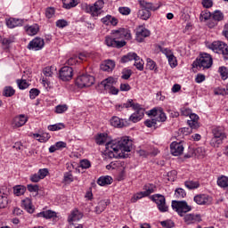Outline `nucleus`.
Here are the masks:
<instances>
[{"label": "nucleus", "mask_w": 228, "mask_h": 228, "mask_svg": "<svg viewBox=\"0 0 228 228\" xmlns=\"http://www.w3.org/2000/svg\"><path fill=\"white\" fill-rule=\"evenodd\" d=\"M105 149L106 155L110 159L126 158L124 152H131L133 142L127 137H123L106 142Z\"/></svg>", "instance_id": "f257e3e1"}, {"label": "nucleus", "mask_w": 228, "mask_h": 228, "mask_svg": "<svg viewBox=\"0 0 228 228\" xmlns=\"http://www.w3.org/2000/svg\"><path fill=\"white\" fill-rule=\"evenodd\" d=\"M172 208L175 209L179 216H183V222L186 225H191V224H199L202 222V216L200 214H187L191 210V207L188 205L186 201H172Z\"/></svg>", "instance_id": "f03ea898"}, {"label": "nucleus", "mask_w": 228, "mask_h": 228, "mask_svg": "<svg viewBox=\"0 0 228 228\" xmlns=\"http://www.w3.org/2000/svg\"><path fill=\"white\" fill-rule=\"evenodd\" d=\"M113 37L110 36L105 37V44L108 47H116V49H121L126 45V41H118L120 38H125V40H131L133 37L131 36V30L128 28H119L112 30Z\"/></svg>", "instance_id": "7ed1b4c3"}, {"label": "nucleus", "mask_w": 228, "mask_h": 228, "mask_svg": "<svg viewBox=\"0 0 228 228\" xmlns=\"http://www.w3.org/2000/svg\"><path fill=\"white\" fill-rule=\"evenodd\" d=\"M213 137L210 140L211 147H220L224 143L227 134H225V129L224 126H216L212 129Z\"/></svg>", "instance_id": "20e7f679"}, {"label": "nucleus", "mask_w": 228, "mask_h": 228, "mask_svg": "<svg viewBox=\"0 0 228 228\" xmlns=\"http://www.w3.org/2000/svg\"><path fill=\"white\" fill-rule=\"evenodd\" d=\"M81 8L83 12H86V13H90L92 17H99V15H101V10L104 8V1L98 0L94 5L83 4Z\"/></svg>", "instance_id": "39448f33"}, {"label": "nucleus", "mask_w": 228, "mask_h": 228, "mask_svg": "<svg viewBox=\"0 0 228 228\" xmlns=\"http://www.w3.org/2000/svg\"><path fill=\"white\" fill-rule=\"evenodd\" d=\"M208 49H211L214 53L217 54H222L224 60H228V45L224 41H214L208 45Z\"/></svg>", "instance_id": "423d86ee"}, {"label": "nucleus", "mask_w": 228, "mask_h": 228, "mask_svg": "<svg viewBox=\"0 0 228 228\" xmlns=\"http://www.w3.org/2000/svg\"><path fill=\"white\" fill-rule=\"evenodd\" d=\"M212 66L213 58L209 53H202L200 57L192 63V67H199L200 69H211Z\"/></svg>", "instance_id": "0eeeda50"}, {"label": "nucleus", "mask_w": 228, "mask_h": 228, "mask_svg": "<svg viewBox=\"0 0 228 228\" xmlns=\"http://www.w3.org/2000/svg\"><path fill=\"white\" fill-rule=\"evenodd\" d=\"M94 83H95V77L88 74L78 76L76 79V85L78 86V88L92 86V85H94Z\"/></svg>", "instance_id": "6e6552de"}, {"label": "nucleus", "mask_w": 228, "mask_h": 228, "mask_svg": "<svg viewBox=\"0 0 228 228\" xmlns=\"http://www.w3.org/2000/svg\"><path fill=\"white\" fill-rule=\"evenodd\" d=\"M151 200L157 204L158 208L161 213H167V211H168V206H167L165 196L161 194H154L151 196Z\"/></svg>", "instance_id": "1a4fd4ad"}, {"label": "nucleus", "mask_w": 228, "mask_h": 228, "mask_svg": "<svg viewBox=\"0 0 228 228\" xmlns=\"http://www.w3.org/2000/svg\"><path fill=\"white\" fill-rule=\"evenodd\" d=\"M74 70L69 66L62 67L59 71V77L61 81H70L72 79Z\"/></svg>", "instance_id": "9d476101"}, {"label": "nucleus", "mask_w": 228, "mask_h": 228, "mask_svg": "<svg viewBox=\"0 0 228 228\" xmlns=\"http://www.w3.org/2000/svg\"><path fill=\"white\" fill-rule=\"evenodd\" d=\"M170 151L173 156H181V154L184 152V146L183 145V142H173L170 145Z\"/></svg>", "instance_id": "9b49d317"}, {"label": "nucleus", "mask_w": 228, "mask_h": 228, "mask_svg": "<svg viewBox=\"0 0 228 228\" xmlns=\"http://www.w3.org/2000/svg\"><path fill=\"white\" fill-rule=\"evenodd\" d=\"M45 45L44 39L40 37H36L32 41L29 42L28 45V49H32V51H40L43 49Z\"/></svg>", "instance_id": "f8f14e48"}, {"label": "nucleus", "mask_w": 228, "mask_h": 228, "mask_svg": "<svg viewBox=\"0 0 228 228\" xmlns=\"http://www.w3.org/2000/svg\"><path fill=\"white\" fill-rule=\"evenodd\" d=\"M134 110L135 112L130 116L129 120L134 123L140 122V120H142L145 115V110L143 108H142V105H139V108Z\"/></svg>", "instance_id": "ddd939ff"}, {"label": "nucleus", "mask_w": 228, "mask_h": 228, "mask_svg": "<svg viewBox=\"0 0 228 228\" xmlns=\"http://www.w3.org/2000/svg\"><path fill=\"white\" fill-rule=\"evenodd\" d=\"M194 202L200 206H208V204H211V197L206 194H199L194 197Z\"/></svg>", "instance_id": "4468645a"}, {"label": "nucleus", "mask_w": 228, "mask_h": 228, "mask_svg": "<svg viewBox=\"0 0 228 228\" xmlns=\"http://www.w3.org/2000/svg\"><path fill=\"white\" fill-rule=\"evenodd\" d=\"M138 3L140 4L141 10H146L148 12H156L159 6L156 7L154 4L151 2H147L145 0H138Z\"/></svg>", "instance_id": "2eb2a0df"}, {"label": "nucleus", "mask_w": 228, "mask_h": 228, "mask_svg": "<svg viewBox=\"0 0 228 228\" xmlns=\"http://www.w3.org/2000/svg\"><path fill=\"white\" fill-rule=\"evenodd\" d=\"M151 36V31L145 28H139L136 32L137 42H143L144 38Z\"/></svg>", "instance_id": "dca6fc26"}, {"label": "nucleus", "mask_w": 228, "mask_h": 228, "mask_svg": "<svg viewBox=\"0 0 228 228\" xmlns=\"http://www.w3.org/2000/svg\"><path fill=\"white\" fill-rule=\"evenodd\" d=\"M123 108H133V110H136L140 108L139 103H134L133 99L127 100V102L120 104V105H116V110L117 111H122Z\"/></svg>", "instance_id": "f3484780"}, {"label": "nucleus", "mask_w": 228, "mask_h": 228, "mask_svg": "<svg viewBox=\"0 0 228 228\" xmlns=\"http://www.w3.org/2000/svg\"><path fill=\"white\" fill-rule=\"evenodd\" d=\"M191 119L187 120V124L191 129H199L200 126L199 125V117L197 114L189 115Z\"/></svg>", "instance_id": "a211bd4d"}, {"label": "nucleus", "mask_w": 228, "mask_h": 228, "mask_svg": "<svg viewBox=\"0 0 228 228\" xmlns=\"http://www.w3.org/2000/svg\"><path fill=\"white\" fill-rule=\"evenodd\" d=\"M28 122V118L25 115H20L13 118L12 126L13 127H22Z\"/></svg>", "instance_id": "6ab92c4d"}, {"label": "nucleus", "mask_w": 228, "mask_h": 228, "mask_svg": "<svg viewBox=\"0 0 228 228\" xmlns=\"http://www.w3.org/2000/svg\"><path fill=\"white\" fill-rule=\"evenodd\" d=\"M22 24H24V20L15 18H10L6 20V26L11 29H13V28H17L19 26H22Z\"/></svg>", "instance_id": "aec40b11"}, {"label": "nucleus", "mask_w": 228, "mask_h": 228, "mask_svg": "<svg viewBox=\"0 0 228 228\" xmlns=\"http://www.w3.org/2000/svg\"><path fill=\"white\" fill-rule=\"evenodd\" d=\"M110 125L113 127H126V126H127V121L120 119L118 117L114 116L110 119Z\"/></svg>", "instance_id": "412c9836"}, {"label": "nucleus", "mask_w": 228, "mask_h": 228, "mask_svg": "<svg viewBox=\"0 0 228 228\" xmlns=\"http://www.w3.org/2000/svg\"><path fill=\"white\" fill-rule=\"evenodd\" d=\"M108 206H110V200H101L100 202H98V205L95 207L94 212L97 215H101V213H102V211H104V209H106Z\"/></svg>", "instance_id": "4be33fe9"}, {"label": "nucleus", "mask_w": 228, "mask_h": 228, "mask_svg": "<svg viewBox=\"0 0 228 228\" xmlns=\"http://www.w3.org/2000/svg\"><path fill=\"white\" fill-rule=\"evenodd\" d=\"M115 69V61L112 60L105 61L104 63L101 65V69L104 72H111Z\"/></svg>", "instance_id": "5701e85b"}, {"label": "nucleus", "mask_w": 228, "mask_h": 228, "mask_svg": "<svg viewBox=\"0 0 228 228\" xmlns=\"http://www.w3.org/2000/svg\"><path fill=\"white\" fill-rule=\"evenodd\" d=\"M113 183V178L110 175L101 176L97 180V183L99 186H108V184H111Z\"/></svg>", "instance_id": "b1692460"}, {"label": "nucleus", "mask_w": 228, "mask_h": 228, "mask_svg": "<svg viewBox=\"0 0 228 228\" xmlns=\"http://www.w3.org/2000/svg\"><path fill=\"white\" fill-rule=\"evenodd\" d=\"M83 218V213L79 210L75 209L71 212L70 216H69V222H79Z\"/></svg>", "instance_id": "393cba45"}, {"label": "nucleus", "mask_w": 228, "mask_h": 228, "mask_svg": "<svg viewBox=\"0 0 228 228\" xmlns=\"http://www.w3.org/2000/svg\"><path fill=\"white\" fill-rule=\"evenodd\" d=\"M117 81L112 77H109L108 78L102 81L101 85L105 88V90H110L113 85H116Z\"/></svg>", "instance_id": "a878e982"}, {"label": "nucleus", "mask_w": 228, "mask_h": 228, "mask_svg": "<svg viewBox=\"0 0 228 228\" xmlns=\"http://www.w3.org/2000/svg\"><path fill=\"white\" fill-rule=\"evenodd\" d=\"M21 206L28 211V213H34L35 208H33V205L31 203V199L27 198L21 201Z\"/></svg>", "instance_id": "bb28decb"}, {"label": "nucleus", "mask_w": 228, "mask_h": 228, "mask_svg": "<svg viewBox=\"0 0 228 228\" xmlns=\"http://www.w3.org/2000/svg\"><path fill=\"white\" fill-rule=\"evenodd\" d=\"M26 31H27L28 35H29L30 37H33V36L37 35V33H38V31H40V27L38 26V24H34V25L28 27L26 28Z\"/></svg>", "instance_id": "cd10ccee"}, {"label": "nucleus", "mask_w": 228, "mask_h": 228, "mask_svg": "<svg viewBox=\"0 0 228 228\" xmlns=\"http://www.w3.org/2000/svg\"><path fill=\"white\" fill-rule=\"evenodd\" d=\"M63 8H66V10H70V8H75V6H77L78 2L77 0H62Z\"/></svg>", "instance_id": "c85d7f7f"}, {"label": "nucleus", "mask_w": 228, "mask_h": 228, "mask_svg": "<svg viewBox=\"0 0 228 228\" xmlns=\"http://www.w3.org/2000/svg\"><path fill=\"white\" fill-rule=\"evenodd\" d=\"M37 216L46 218V220H49L56 216V212L53 210H47V211L40 212L39 214H37Z\"/></svg>", "instance_id": "c756f323"}, {"label": "nucleus", "mask_w": 228, "mask_h": 228, "mask_svg": "<svg viewBox=\"0 0 228 228\" xmlns=\"http://www.w3.org/2000/svg\"><path fill=\"white\" fill-rule=\"evenodd\" d=\"M95 142L97 145H104L108 142V134H100L96 136Z\"/></svg>", "instance_id": "7c9ffc66"}, {"label": "nucleus", "mask_w": 228, "mask_h": 228, "mask_svg": "<svg viewBox=\"0 0 228 228\" xmlns=\"http://www.w3.org/2000/svg\"><path fill=\"white\" fill-rule=\"evenodd\" d=\"M13 193L17 197H20V195H24L26 193V186L24 185H16L13 187Z\"/></svg>", "instance_id": "2f4dec72"}, {"label": "nucleus", "mask_w": 228, "mask_h": 228, "mask_svg": "<svg viewBox=\"0 0 228 228\" xmlns=\"http://www.w3.org/2000/svg\"><path fill=\"white\" fill-rule=\"evenodd\" d=\"M143 190H145L144 195H146V197H149V195H151V193H154V191H156V185H154L152 183H148V184L144 185Z\"/></svg>", "instance_id": "473e14b6"}, {"label": "nucleus", "mask_w": 228, "mask_h": 228, "mask_svg": "<svg viewBox=\"0 0 228 228\" xmlns=\"http://www.w3.org/2000/svg\"><path fill=\"white\" fill-rule=\"evenodd\" d=\"M138 17L142 20H148V19H151V11L141 9L138 12Z\"/></svg>", "instance_id": "72a5a7b5"}, {"label": "nucleus", "mask_w": 228, "mask_h": 228, "mask_svg": "<svg viewBox=\"0 0 228 228\" xmlns=\"http://www.w3.org/2000/svg\"><path fill=\"white\" fill-rule=\"evenodd\" d=\"M136 58V53H128L126 55L121 57V63H127L128 61H133Z\"/></svg>", "instance_id": "f704fd0d"}, {"label": "nucleus", "mask_w": 228, "mask_h": 228, "mask_svg": "<svg viewBox=\"0 0 228 228\" xmlns=\"http://www.w3.org/2000/svg\"><path fill=\"white\" fill-rule=\"evenodd\" d=\"M217 184L220 188H228V177L227 176H221L217 179Z\"/></svg>", "instance_id": "c9c22d12"}, {"label": "nucleus", "mask_w": 228, "mask_h": 228, "mask_svg": "<svg viewBox=\"0 0 228 228\" xmlns=\"http://www.w3.org/2000/svg\"><path fill=\"white\" fill-rule=\"evenodd\" d=\"M134 67H136L137 70H143V61L140 59V56L138 54L134 57Z\"/></svg>", "instance_id": "e433bc0d"}, {"label": "nucleus", "mask_w": 228, "mask_h": 228, "mask_svg": "<svg viewBox=\"0 0 228 228\" xmlns=\"http://www.w3.org/2000/svg\"><path fill=\"white\" fill-rule=\"evenodd\" d=\"M185 186L188 190H195L200 186V183L198 181H186Z\"/></svg>", "instance_id": "4c0bfd02"}, {"label": "nucleus", "mask_w": 228, "mask_h": 228, "mask_svg": "<svg viewBox=\"0 0 228 228\" xmlns=\"http://www.w3.org/2000/svg\"><path fill=\"white\" fill-rule=\"evenodd\" d=\"M212 19L216 22H220V20H224V12L220 11H215L212 14Z\"/></svg>", "instance_id": "58836bf2"}, {"label": "nucleus", "mask_w": 228, "mask_h": 228, "mask_svg": "<svg viewBox=\"0 0 228 228\" xmlns=\"http://www.w3.org/2000/svg\"><path fill=\"white\" fill-rule=\"evenodd\" d=\"M4 95L5 97H12V95H15V90L12 86H5L4 89Z\"/></svg>", "instance_id": "ea45409f"}, {"label": "nucleus", "mask_w": 228, "mask_h": 228, "mask_svg": "<svg viewBox=\"0 0 228 228\" xmlns=\"http://www.w3.org/2000/svg\"><path fill=\"white\" fill-rule=\"evenodd\" d=\"M167 58L168 60V63L170 67H172L173 69L177 67V59L175 57L173 53L170 55H168Z\"/></svg>", "instance_id": "a19ab883"}, {"label": "nucleus", "mask_w": 228, "mask_h": 228, "mask_svg": "<svg viewBox=\"0 0 228 228\" xmlns=\"http://www.w3.org/2000/svg\"><path fill=\"white\" fill-rule=\"evenodd\" d=\"M156 118L157 122H165L167 120V115L163 112V109H159Z\"/></svg>", "instance_id": "79ce46f5"}, {"label": "nucleus", "mask_w": 228, "mask_h": 228, "mask_svg": "<svg viewBox=\"0 0 228 228\" xmlns=\"http://www.w3.org/2000/svg\"><path fill=\"white\" fill-rule=\"evenodd\" d=\"M146 67L150 70H154L155 72H157V70H158V68H156V62L154 61H152V59H151V58L147 59Z\"/></svg>", "instance_id": "37998d69"}, {"label": "nucleus", "mask_w": 228, "mask_h": 228, "mask_svg": "<svg viewBox=\"0 0 228 228\" xmlns=\"http://www.w3.org/2000/svg\"><path fill=\"white\" fill-rule=\"evenodd\" d=\"M63 128H65V125H63V123L48 126L49 131H60V129H63Z\"/></svg>", "instance_id": "c03bdc74"}, {"label": "nucleus", "mask_w": 228, "mask_h": 228, "mask_svg": "<svg viewBox=\"0 0 228 228\" xmlns=\"http://www.w3.org/2000/svg\"><path fill=\"white\" fill-rule=\"evenodd\" d=\"M143 197H147L144 191L137 192L132 197L131 202H136L140 200V199H143Z\"/></svg>", "instance_id": "a18cd8bd"}, {"label": "nucleus", "mask_w": 228, "mask_h": 228, "mask_svg": "<svg viewBox=\"0 0 228 228\" xmlns=\"http://www.w3.org/2000/svg\"><path fill=\"white\" fill-rule=\"evenodd\" d=\"M67 110H69V106H67V104L57 105L55 107V113H58V114L65 113Z\"/></svg>", "instance_id": "49530a36"}, {"label": "nucleus", "mask_w": 228, "mask_h": 228, "mask_svg": "<svg viewBox=\"0 0 228 228\" xmlns=\"http://www.w3.org/2000/svg\"><path fill=\"white\" fill-rule=\"evenodd\" d=\"M200 19V20H209L211 19V12L208 10L201 12Z\"/></svg>", "instance_id": "de8ad7c7"}, {"label": "nucleus", "mask_w": 228, "mask_h": 228, "mask_svg": "<svg viewBox=\"0 0 228 228\" xmlns=\"http://www.w3.org/2000/svg\"><path fill=\"white\" fill-rule=\"evenodd\" d=\"M131 76H133V70L125 69L122 71L121 79L127 80L129 77H131Z\"/></svg>", "instance_id": "09e8293b"}, {"label": "nucleus", "mask_w": 228, "mask_h": 228, "mask_svg": "<svg viewBox=\"0 0 228 228\" xmlns=\"http://www.w3.org/2000/svg\"><path fill=\"white\" fill-rule=\"evenodd\" d=\"M136 152L142 158H147V156H150V154H152V156H156L158 154V152L151 153L150 151H147L145 150H138V151H136Z\"/></svg>", "instance_id": "8fccbe9b"}, {"label": "nucleus", "mask_w": 228, "mask_h": 228, "mask_svg": "<svg viewBox=\"0 0 228 228\" xmlns=\"http://www.w3.org/2000/svg\"><path fill=\"white\" fill-rule=\"evenodd\" d=\"M219 72L222 77V79L225 80L228 77V69L224 66L219 68Z\"/></svg>", "instance_id": "3c124183"}, {"label": "nucleus", "mask_w": 228, "mask_h": 228, "mask_svg": "<svg viewBox=\"0 0 228 228\" xmlns=\"http://www.w3.org/2000/svg\"><path fill=\"white\" fill-rule=\"evenodd\" d=\"M8 206V198L6 196H0V209H4Z\"/></svg>", "instance_id": "603ef678"}, {"label": "nucleus", "mask_w": 228, "mask_h": 228, "mask_svg": "<svg viewBox=\"0 0 228 228\" xmlns=\"http://www.w3.org/2000/svg\"><path fill=\"white\" fill-rule=\"evenodd\" d=\"M175 195L177 199H184L186 197V191L183 188L175 190Z\"/></svg>", "instance_id": "864d4df0"}, {"label": "nucleus", "mask_w": 228, "mask_h": 228, "mask_svg": "<svg viewBox=\"0 0 228 228\" xmlns=\"http://www.w3.org/2000/svg\"><path fill=\"white\" fill-rule=\"evenodd\" d=\"M195 156H198V158H202L206 155V150L202 147H199L194 151Z\"/></svg>", "instance_id": "5fc2aeb1"}, {"label": "nucleus", "mask_w": 228, "mask_h": 228, "mask_svg": "<svg viewBox=\"0 0 228 228\" xmlns=\"http://www.w3.org/2000/svg\"><path fill=\"white\" fill-rule=\"evenodd\" d=\"M157 49H159V51H160V53L165 54L167 56V58H168V56H170V54L172 53V51L170 49L163 48V46H161V45H158Z\"/></svg>", "instance_id": "6e6d98bb"}, {"label": "nucleus", "mask_w": 228, "mask_h": 228, "mask_svg": "<svg viewBox=\"0 0 228 228\" xmlns=\"http://www.w3.org/2000/svg\"><path fill=\"white\" fill-rule=\"evenodd\" d=\"M38 95H40V90H38L37 88H32L29 91L30 99H37V97H38Z\"/></svg>", "instance_id": "4d7b16f0"}, {"label": "nucleus", "mask_w": 228, "mask_h": 228, "mask_svg": "<svg viewBox=\"0 0 228 228\" xmlns=\"http://www.w3.org/2000/svg\"><path fill=\"white\" fill-rule=\"evenodd\" d=\"M17 84L20 90H26L29 86V84L26 80H17Z\"/></svg>", "instance_id": "13d9d810"}, {"label": "nucleus", "mask_w": 228, "mask_h": 228, "mask_svg": "<svg viewBox=\"0 0 228 228\" xmlns=\"http://www.w3.org/2000/svg\"><path fill=\"white\" fill-rule=\"evenodd\" d=\"M158 120L152 118V119H147L144 121V125L146 127H156Z\"/></svg>", "instance_id": "bf43d9fd"}, {"label": "nucleus", "mask_w": 228, "mask_h": 228, "mask_svg": "<svg viewBox=\"0 0 228 228\" xmlns=\"http://www.w3.org/2000/svg\"><path fill=\"white\" fill-rule=\"evenodd\" d=\"M27 190H28V191H30L31 193H38V190H39V188H38V185L37 184H35V185H33V184H28L27 185Z\"/></svg>", "instance_id": "052dcab7"}, {"label": "nucleus", "mask_w": 228, "mask_h": 228, "mask_svg": "<svg viewBox=\"0 0 228 228\" xmlns=\"http://www.w3.org/2000/svg\"><path fill=\"white\" fill-rule=\"evenodd\" d=\"M54 8L48 7L45 11V17H47V19H53V17L54 16Z\"/></svg>", "instance_id": "680f3d73"}, {"label": "nucleus", "mask_w": 228, "mask_h": 228, "mask_svg": "<svg viewBox=\"0 0 228 228\" xmlns=\"http://www.w3.org/2000/svg\"><path fill=\"white\" fill-rule=\"evenodd\" d=\"M64 181L65 183H72L74 181V176H72L71 172H67L64 174Z\"/></svg>", "instance_id": "e2e57ef3"}, {"label": "nucleus", "mask_w": 228, "mask_h": 228, "mask_svg": "<svg viewBox=\"0 0 228 228\" xmlns=\"http://www.w3.org/2000/svg\"><path fill=\"white\" fill-rule=\"evenodd\" d=\"M47 174H49V170H47V168L39 169L37 172L40 179H45V177H47Z\"/></svg>", "instance_id": "0e129e2a"}, {"label": "nucleus", "mask_w": 228, "mask_h": 228, "mask_svg": "<svg viewBox=\"0 0 228 228\" xmlns=\"http://www.w3.org/2000/svg\"><path fill=\"white\" fill-rule=\"evenodd\" d=\"M50 138H51V134H49L47 133H44V134H41V138H39L37 140L41 143H44V142H47Z\"/></svg>", "instance_id": "69168bd1"}, {"label": "nucleus", "mask_w": 228, "mask_h": 228, "mask_svg": "<svg viewBox=\"0 0 228 228\" xmlns=\"http://www.w3.org/2000/svg\"><path fill=\"white\" fill-rule=\"evenodd\" d=\"M118 12L121 15H129V13H131V9L129 7H119Z\"/></svg>", "instance_id": "338daca9"}, {"label": "nucleus", "mask_w": 228, "mask_h": 228, "mask_svg": "<svg viewBox=\"0 0 228 228\" xmlns=\"http://www.w3.org/2000/svg\"><path fill=\"white\" fill-rule=\"evenodd\" d=\"M80 167L81 168H90V167H92V164L90 163V161L88 159H83L80 161Z\"/></svg>", "instance_id": "774afa93"}]
</instances>
